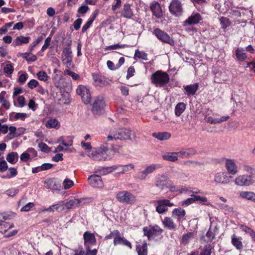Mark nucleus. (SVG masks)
Wrapping results in <instances>:
<instances>
[{
  "label": "nucleus",
  "mask_w": 255,
  "mask_h": 255,
  "mask_svg": "<svg viewBox=\"0 0 255 255\" xmlns=\"http://www.w3.org/2000/svg\"><path fill=\"white\" fill-rule=\"evenodd\" d=\"M244 172L248 173L238 176L235 179V184L238 186H250L255 183V167L254 166L244 164L242 165Z\"/></svg>",
  "instance_id": "nucleus-1"
},
{
  "label": "nucleus",
  "mask_w": 255,
  "mask_h": 255,
  "mask_svg": "<svg viewBox=\"0 0 255 255\" xmlns=\"http://www.w3.org/2000/svg\"><path fill=\"white\" fill-rule=\"evenodd\" d=\"M112 150L107 147L93 150L88 153V156L94 160H109L112 158Z\"/></svg>",
  "instance_id": "nucleus-2"
},
{
  "label": "nucleus",
  "mask_w": 255,
  "mask_h": 255,
  "mask_svg": "<svg viewBox=\"0 0 255 255\" xmlns=\"http://www.w3.org/2000/svg\"><path fill=\"white\" fill-rule=\"evenodd\" d=\"M169 75L161 70L153 73L151 76V83L156 87H163L169 82Z\"/></svg>",
  "instance_id": "nucleus-3"
},
{
  "label": "nucleus",
  "mask_w": 255,
  "mask_h": 255,
  "mask_svg": "<svg viewBox=\"0 0 255 255\" xmlns=\"http://www.w3.org/2000/svg\"><path fill=\"white\" fill-rule=\"evenodd\" d=\"M143 232L144 236L150 241L161 235L163 232V230L159 226L155 225L143 227Z\"/></svg>",
  "instance_id": "nucleus-4"
},
{
  "label": "nucleus",
  "mask_w": 255,
  "mask_h": 255,
  "mask_svg": "<svg viewBox=\"0 0 255 255\" xmlns=\"http://www.w3.org/2000/svg\"><path fill=\"white\" fill-rule=\"evenodd\" d=\"M127 134L125 128H119L117 130L112 129L109 131V134L107 137V141L115 140L117 139H126Z\"/></svg>",
  "instance_id": "nucleus-5"
},
{
  "label": "nucleus",
  "mask_w": 255,
  "mask_h": 255,
  "mask_svg": "<svg viewBox=\"0 0 255 255\" xmlns=\"http://www.w3.org/2000/svg\"><path fill=\"white\" fill-rule=\"evenodd\" d=\"M105 106L106 104L103 98L101 96L97 97L93 104L92 112L95 115H100L103 113Z\"/></svg>",
  "instance_id": "nucleus-6"
},
{
  "label": "nucleus",
  "mask_w": 255,
  "mask_h": 255,
  "mask_svg": "<svg viewBox=\"0 0 255 255\" xmlns=\"http://www.w3.org/2000/svg\"><path fill=\"white\" fill-rule=\"evenodd\" d=\"M169 10L170 13L176 17L180 16L183 12V8L181 2L179 0H172L169 5Z\"/></svg>",
  "instance_id": "nucleus-7"
},
{
  "label": "nucleus",
  "mask_w": 255,
  "mask_h": 255,
  "mask_svg": "<svg viewBox=\"0 0 255 255\" xmlns=\"http://www.w3.org/2000/svg\"><path fill=\"white\" fill-rule=\"evenodd\" d=\"M153 33L162 42L168 44L171 46L174 45V40L166 32L158 28H156L154 29Z\"/></svg>",
  "instance_id": "nucleus-8"
},
{
  "label": "nucleus",
  "mask_w": 255,
  "mask_h": 255,
  "mask_svg": "<svg viewBox=\"0 0 255 255\" xmlns=\"http://www.w3.org/2000/svg\"><path fill=\"white\" fill-rule=\"evenodd\" d=\"M174 206L173 203L168 199L159 200L157 201L156 211L159 214H163L168 210V207Z\"/></svg>",
  "instance_id": "nucleus-9"
},
{
  "label": "nucleus",
  "mask_w": 255,
  "mask_h": 255,
  "mask_svg": "<svg viewBox=\"0 0 255 255\" xmlns=\"http://www.w3.org/2000/svg\"><path fill=\"white\" fill-rule=\"evenodd\" d=\"M149 7L152 11L153 16L157 19L161 18L163 16V11L161 7L160 3L156 1H153L150 2Z\"/></svg>",
  "instance_id": "nucleus-10"
},
{
  "label": "nucleus",
  "mask_w": 255,
  "mask_h": 255,
  "mask_svg": "<svg viewBox=\"0 0 255 255\" xmlns=\"http://www.w3.org/2000/svg\"><path fill=\"white\" fill-rule=\"evenodd\" d=\"M225 167L228 173L232 175L236 174L238 172V167L236 161L233 159L228 158L226 159Z\"/></svg>",
  "instance_id": "nucleus-11"
},
{
  "label": "nucleus",
  "mask_w": 255,
  "mask_h": 255,
  "mask_svg": "<svg viewBox=\"0 0 255 255\" xmlns=\"http://www.w3.org/2000/svg\"><path fill=\"white\" fill-rule=\"evenodd\" d=\"M232 177L228 176L225 172L217 173L214 176V181L217 183L228 184L230 182Z\"/></svg>",
  "instance_id": "nucleus-12"
},
{
  "label": "nucleus",
  "mask_w": 255,
  "mask_h": 255,
  "mask_svg": "<svg viewBox=\"0 0 255 255\" xmlns=\"http://www.w3.org/2000/svg\"><path fill=\"white\" fill-rule=\"evenodd\" d=\"M89 184L94 188H101L103 186V182L101 177L98 175H92L88 177Z\"/></svg>",
  "instance_id": "nucleus-13"
},
{
  "label": "nucleus",
  "mask_w": 255,
  "mask_h": 255,
  "mask_svg": "<svg viewBox=\"0 0 255 255\" xmlns=\"http://www.w3.org/2000/svg\"><path fill=\"white\" fill-rule=\"evenodd\" d=\"M92 77L97 86H104L109 84L108 79L101 74L93 73Z\"/></svg>",
  "instance_id": "nucleus-14"
},
{
  "label": "nucleus",
  "mask_w": 255,
  "mask_h": 255,
  "mask_svg": "<svg viewBox=\"0 0 255 255\" xmlns=\"http://www.w3.org/2000/svg\"><path fill=\"white\" fill-rule=\"evenodd\" d=\"M84 239V244L86 246L94 245L96 243V240L94 234L89 231H86L83 235Z\"/></svg>",
  "instance_id": "nucleus-15"
},
{
  "label": "nucleus",
  "mask_w": 255,
  "mask_h": 255,
  "mask_svg": "<svg viewBox=\"0 0 255 255\" xmlns=\"http://www.w3.org/2000/svg\"><path fill=\"white\" fill-rule=\"evenodd\" d=\"M242 240L243 239L241 237H238L235 234H233L231 237L232 244L238 250H242L243 249Z\"/></svg>",
  "instance_id": "nucleus-16"
},
{
  "label": "nucleus",
  "mask_w": 255,
  "mask_h": 255,
  "mask_svg": "<svg viewBox=\"0 0 255 255\" xmlns=\"http://www.w3.org/2000/svg\"><path fill=\"white\" fill-rule=\"evenodd\" d=\"M168 184V180L165 176L158 175L156 177L155 185L160 189H164L167 187Z\"/></svg>",
  "instance_id": "nucleus-17"
},
{
  "label": "nucleus",
  "mask_w": 255,
  "mask_h": 255,
  "mask_svg": "<svg viewBox=\"0 0 255 255\" xmlns=\"http://www.w3.org/2000/svg\"><path fill=\"white\" fill-rule=\"evenodd\" d=\"M196 153V150L192 147L186 148L178 152V156L182 158H188L195 155Z\"/></svg>",
  "instance_id": "nucleus-18"
},
{
  "label": "nucleus",
  "mask_w": 255,
  "mask_h": 255,
  "mask_svg": "<svg viewBox=\"0 0 255 255\" xmlns=\"http://www.w3.org/2000/svg\"><path fill=\"white\" fill-rule=\"evenodd\" d=\"M162 222L164 227L168 230H175L177 228V225L170 217H165Z\"/></svg>",
  "instance_id": "nucleus-19"
},
{
  "label": "nucleus",
  "mask_w": 255,
  "mask_h": 255,
  "mask_svg": "<svg viewBox=\"0 0 255 255\" xmlns=\"http://www.w3.org/2000/svg\"><path fill=\"white\" fill-rule=\"evenodd\" d=\"M186 214L185 210L181 208H175L172 212V217L180 222L181 220L184 217Z\"/></svg>",
  "instance_id": "nucleus-20"
},
{
  "label": "nucleus",
  "mask_w": 255,
  "mask_h": 255,
  "mask_svg": "<svg viewBox=\"0 0 255 255\" xmlns=\"http://www.w3.org/2000/svg\"><path fill=\"white\" fill-rule=\"evenodd\" d=\"M235 55L238 61H244L248 59L245 50L242 47H238L236 50Z\"/></svg>",
  "instance_id": "nucleus-21"
},
{
  "label": "nucleus",
  "mask_w": 255,
  "mask_h": 255,
  "mask_svg": "<svg viewBox=\"0 0 255 255\" xmlns=\"http://www.w3.org/2000/svg\"><path fill=\"white\" fill-rule=\"evenodd\" d=\"M30 39V37H25L23 35L17 36L12 42V45L15 47L24 44H27Z\"/></svg>",
  "instance_id": "nucleus-22"
},
{
  "label": "nucleus",
  "mask_w": 255,
  "mask_h": 255,
  "mask_svg": "<svg viewBox=\"0 0 255 255\" xmlns=\"http://www.w3.org/2000/svg\"><path fill=\"white\" fill-rule=\"evenodd\" d=\"M202 18L200 14L197 13L191 15L185 21L184 23L186 25H192L198 23L201 20Z\"/></svg>",
  "instance_id": "nucleus-23"
},
{
  "label": "nucleus",
  "mask_w": 255,
  "mask_h": 255,
  "mask_svg": "<svg viewBox=\"0 0 255 255\" xmlns=\"http://www.w3.org/2000/svg\"><path fill=\"white\" fill-rule=\"evenodd\" d=\"M152 136L159 140L163 141L169 139L171 136V134L167 131L153 132Z\"/></svg>",
  "instance_id": "nucleus-24"
},
{
  "label": "nucleus",
  "mask_w": 255,
  "mask_h": 255,
  "mask_svg": "<svg viewBox=\"0 0 255 255\" xmlns=\"http://www.w3.org/2000/svg\"><path fill=\"white\" fill-rule=\"evenodd\" d=\"M178 152H168L165 153L162 155V158L164 160L171 161L175 162L178 159Z\"/></svg>",
  "instance_id": "nucleus-25"
},
{
  "label": "nucleus",
  "mask_w": 255,
  "mask_h": 255,
  "mask_svg": "<svg viewBox=\"0 0 255 255\" xmlns=\"http://www.w3.org/2000/svg\"><path fill=\"white\" fill-rule=\"evenodd\" d=\"M218 233V228L217 226H213L212 223L210 227L209 230L206 233V237L208 238L209 241H212L213 240L216 235Z\"/></svg>",
  "instance_id": "nucleus-26"
},
{
  "label": "nucleus",
  "mask_w": 255,
  "mask_h": 255,
  "mask_svg": "<svg viewBox=\"0 0 255 255\" xmlns=\"http://www.w3.org/2000/svg\"><path fill=\"white\" fill-rule=\"evenodd\" d=\"M199 88V84L195 83L194 84L184 86V88L186 91V94L188 96H193L195 94Z\"/></svg>",
  "instance_id": "nucleus-27"
},
{
  "label": "nucleus",
  "mask_w": 255,
  "mask_h": 255,
  "mask_svg": "<svg viewBox=\"0 0 255 255\" xmlns=\"http://www.w3.org/2000/svg\"><path fill=\"white\" fill-rule=\"evenodd\" d=\"M82 199L73 198L66 203L64 202V207L67 209H72L78 207L81 203Z\"/></svg>",
  "instance_id": "nucleus-28"
},
{
  "label": "nucleus",
  "mask_w": 255,
  "mask_h": 255,
  "mask_svg": "<svg viewBox=\"0 0 255 255\" xmlns=\"http://www.w3.org/2000/svg\"><path fill=\"white\" fill-rule=\"evenodd\" d=\"M136 251L138 255H147V244L144 241L141 244L136 246Z\"/></svg>",
  "instance_id": "nucleus-29"
},
{
  "label": "nucleus",
  "mask_w": 255,
  "mask_h": 255,
  "mask_svg": "<svg viewBox=\"0 0 255 255\" xmlns=\"http://www.w3.org/2000/svg\"><path fill=\"white\" fill-rule=\"evenodd\" d=\"M239 196L244 199L251 200L255 202V193L251 191H241L239 193Z\"/></svg>",
  "instance_id": "nucleus-30"
},
{
  "label": "nucleus",
  "mask_w": 255,
  "mask_h": 255,
  "mask_svg": "<svg viewBox=\"0 0 255 255\" xmlns=\"http://www.w3.org/2000/svg\"><path fill=\"white\" fill-rule=\"evenodd\" d=\"M98 11H95L92 13V15L88 19V21L83 26L82 28V32H85L91 26L93 21L95 20L96 17L98 15Z\"/></svg>",
  "instance_id": "nucleus-31"
},
{
  "label": "nucleus",
  "mask_w": 255,
  "mask_h": 255,
  "mask_svg": "<svg viewBox=\"0 0 255 255\" xmlns=\"http://www.w3.org/2000/svg\"><path fill=\"white\" fill-rule=\"evenodd\" d=\"M186 108V105L183 102L178 103L175 106L174 109L175 115L177 117L180 116L185 111Z\"/></svg>",
  "instance_id": "nucleus-32"
},
{
  "label": "nucleus",
  "mask_w": 255,
  "mask_h": 255,
  "mask_svg": "<svg viewBox=\"0 0 255 255\" xmlns=\"http://www.w3.org/2000/svg\"><path fill=\"white\" fill-rule=\"evenodd\" d=\"M6 159L9 163L15 164L18 161V154L16 152H11L7 154Z\"/></svg>",
  "instance_id": "nucleus-33"
},
{
  "label": "nucleus",
  "mask_w": 255,
  "mask_h": 255,
  "mask_svg": "<svg viewBox=\"0 0 255 255\" xmlns=\"http://www.w3.org/2000/svg\"><path fill=\"white\" fill-rule=\"evenodd\" d=\"M13 227V224L4 221H0V232L4 234L9 229Z\"/></svg>",
  "instance_id": "nucleus-34"
},
{
  "label": "nucleus",
  "mask_w": 255,
  "mask_h": 255,
  "mask_svg": "<svg viewBox=\"0 0 255 255\" xmlns=\"http://www.w3.org/2000/svg\"><path fill=\"white\" fill-rule=\"evenodd\" d=\"M45 126L47 128H58L60 127L59 122L56 119H50L45 123Z\"/></svg>",
  "instance_id": "nucleus-35"
},
{
  "label": "nucleus",
  "mask_w": 255,
  "mask_h": 255,
  "mask_svg": "<svg viewBox=\"0 0 255 255\" xmlns=\"http://www.w3.org/2000/svg\"><path fill=\"white\" fill-rule=\"evenodd\" d=\"M114 245L115 246H117L118 245H122L125 246H128V240L123 237H121L120 233L117 237L115 238V240H114Z\"/></svg>",
  "instance_id": "nucleus-36"
},
{
  "label": "nucleus",
  "mask_w": 255,
  "mask_h": 255,
  "mask_svg": "<svg viewBox=\"0 0 255 255\" xmlns=\"http://www.w3.org/2000/svg\"><path fill=\"white\" fill-rule=\"evenodd\" d=\"M217 205L220 209L225 211L226 214L235 212L234 208L229 205L223 203H218Z\"/></svg>",
  "instance_id": "nucleus-37"
},
{
  "label": "nucleus",
  "mask_w": 255,
  "mask_h": 255,
  "mask_svg": "<svg viewBox=\"0 0 255 255\" xmlns=\"http://www.w3.org/2000/svg\"><path fill=\"white\" fill-rule=\"evenodd\" d=\"M44 186L47 189H50L51 190L58 189L55 181L53 179H49L45 181L44 182Z\"/></svg>",
  "instance_id": "nucleus-38"
},
{
  "label": "nucleus",
  "mask_w": 255,
  "mask_h": 255,
  "mask_svg": "<svg viewBox=\"0 0 255 255\" xmlns=\"http://www.w3.org/2000/svg\"><path fill=\"white\" fill-rule=\"evenodd\" d=\"M134 58L135 59H141L144 60H148L147 54L144 52L140 51L138 49L135 51Z\"/></svg>",
  "instance_id": "nucleus-39"
},
{
  "label": "nucleus",
  "mask_w": 255,
  "mask_h": 255,
  "mask_svg": "<svg viewBox=\"0 0 255 255\" xmlns=\"http://www.w3.org/2000/svg\"><path fill=\"white\" fill-rule=\"evenodd\" d=\"M118 201L122 203H127L128 202V192H120L117 196Z\"/></svg>",
  "instance_id": "nucleus-40"
},
{
  "label": "nucleus",
  "mask_w": 255,
  "mask_h": 255,
  "mask_svg": "<svg viewBox=\"0 0 255 255\" xmlns=\"http://www.w3.org/2000/svg\"><path fill=\"white\" fill-rule=\"evenodd\" d=\"M194 236V234L193 232H189L183 235L182 238V243L185 245L188 244L190 240L193 238Z\"/></svg>",
  "instance_id": "nucleus-41"
},
{
  "label": "nucleus",
  "mask_w": 255,
  "mask_h": 255,
  "mask_svg": "<svg viewBox=\"0 0 255 255\" xmlns=\"http://www.w3.org/2000/svg\"><path fill=\"white\" fill-rule=\"evenodd\" d=\"M17 81L21 84H23L28 78V74L25 72H19Z\"/></svg>",
  "instance_id": "nucleus-42"
},
{
  "label": "nucleus",
  "mask_w": 255,
  "mask_h": 255,
  "mask_svg": "<svg viewBox=\"0 0 255 255\" xmlns=\"http://www.w3.org/2000/svg\"><path fill=\"white\" fill-rule=\"evenodd\" d=\"M14 71L13 64L8 61L3 68V72L6 74H11Z\"/></svg>",
  "instance_id": "nucleus-43"
},
{
  "label": "nucleus",
  "mask_w": 255,
  "mask_h": 255,
  "mask_svg": "<svg viewBox=\"0 0 255 255\" xmlns=\"http://www.w3.org/2000/svg\"><path fill=\"white\" fill-rule=\"evenodd\" d=\"M17 174V171L16 169L14 167H10L9 168H8V171L6 173V175L3 176L2 177L9 179L13 177H15Z\"/></svg>",
  "instance_id": "nucleus-44"
},
{
  "label": "nucleus",
  "mask_w": 255,
  "mask_h": 255,
  "mask_svg": "<svg viewBox=\"0 0 255 255\" xmlns=\"http://www.w3.org/2000/svg\"><path fill=\"white\" fill-rule=\"evenodd\" d=\"M194 198L195 199V202L197 201H200V203L206 205L207 206H212L211 204L208 202V199L206 197L200 196L194 194Z\"/></svg>",
  "instance_id": "nucleus-45"
},
{
  "label": "nucleus",
  "mask_w": 255,
  "mask_h": 255,
  "mask_svg": "<svg viewBox=\"0 0 255 255\" xmlns=\"http://www.w3.org/2000/svg\"><path fill=\"white\" fill-rule=\"evenodd\" d=\"M213 247L211 245H206L198 255H211Z\"/></svg>",
  "instance_id": "nucleus-46"
},
{
  "label": "nucleus",
  "mask_w": 255,
  "mask_h": 255,
  "mask_svg": "<svg viewBox=\"0 0 255 255\" xmlns=\"http://www.w3.org/2000/svg\"><path fill=\"white\" fill-rule=\"evenodd\" d=\"M12 115H14V120H21L22 121H24L25 118L28 117V115L26 113H12L10 114V117H11Z\"/></svg>",
  "instance_id": "nucleus-47"
},
{
  "label": "nucleus",
  "mask_w": 255,
  "mask_h": 255,
  "mask_svg": "<svg viewBox=\"0 0 255 255\" xmlns=\"http://www.w3.org/2000/svg\"><path fill=\"white\" fill-rule=\"evenodd\" d=\"M88 91H89V89L83 85L79 86L76 90L77 94L80 95L81 97L83 96Z\"/></svg>",
  "instance_id": "nucleus-48"
},
{
  "label": "nucleus",
  "mask_w": 255,
  "mask_h": 255,
  "mask_svg": "<svg viewBox=\"0 0 255 255\" xmlns=\"http://www.w3.org/2000/svg\"><path fill=\"white\" fill-rule=\"evenodd\" d=\"M220 21L222 25V28L224 29L227 28L231 24L229 19L225 17H222L220 19Z\"/></svg>",
  "instance_id": "nucleus-49"
},
{
  "label": "nucleus",
  "mask_w": 255,
  "mask_h": 255,
  "mask_svg": "<svg viewBox=\"0 0 255 255\" xmlns=\"http://www.w3.org/2000/svg\"><path fill=\"white\" fill-rule=\"evenodd\" d=\"M67 141H66L63 139V137H61L59 140V142H61L62 144L65 146H70L73 144V137L69 136L67 137Z\"/></svg>",
  "instance_id": "nucleus-50"
},
{
  "label": "nucleus",
  "mask_w": 255,
  "mask_h": 255,
  "mask_svg": "<svg viewBox=\"0 0 255 255\" xmlns=\"http://www.w3.org/2000/svg\"><path fill=\"white\" fill-rule=\"evenodd\" d=\"M8 130H9V132L7 135V136L10 139L13 138L16 136V128L14 126H10L8 127Z\"/></svg>",
  "instance_id": "nucleus-51"
},
{
  "label": "nucleus",
  "mask_w": 255,
  "mask_h": 255,
  "mask_svg": "<svg viewBox=\"0 0 255 255\" xmlns=\"http://www.w3.org/2000/svg\"><path fill=\"white\" fill-rule=\"evenodd\" d=\"M118 170L119 172H124V167L121 165L119 166H113L111 167H108L106 168L107 172H111L113 171Z\"/></svg>",
  "instance_id": "nucleus-52"
},
{
  "label": "nucleus",
  "mask_w": 255,
  "mask_h": 255,
  "mask_svg": "<svg viewBox=\"0 0 255 255\" xmlns=\"http://www.w3.org/2000/svg\"><path fill=\"white\" fill-rule=\"evenodd\" d=\"M62 62L68 68H71L73 67L72 57L62 58Z\"/></svg>",
  "instance_id": "nucleus-53"
},
{
  "label": "nucleus",
  "mask_w": 255,
  "mask_h": 255,
  "mask_svg": "<svg viewBox=\"0 0 255 255\" xmlns=\"http://www.w3.org/2000/svg\"><path fill=\"white\" fill-rule=\"evenodd\" d=\"M73 181L68 178L64 179L63 182V185L65 189H68L74 185Z\"/></svg>",
  "instance_id": "nucleus-54"
},
{
  "label": "nucleus",
  "mask_w": 255,
  "mask_h": 255,
  "mask_svg": "<svg viewBox=\"0 0 255 255\" xmlns=\"http://www.w3.org/2000/svg\"><path fill=\"white\" fill-rule=\"evenodd\" d=\"M19 192V190L16 188H12L5 192V193L9 197H14Z\"/></svg>",
  "instance_id": "nucleus-55"
},
{
  "label": "nucleus",
  "mask_w": 255,
  "mask_h": 255,
  "mask_svg": "<svg viewBox=\"0 0 255 255\" xmlns=\"http://www.w3.org/2000/svg\"><path fill=\"white\" fill-rule=\"evenodd\" d=\"M195 202L194 194L191 195V197L189 198L182 202V206L184 207L188 206Z\"/></svg>",
  "instance_id": "nucleus-56"
},
{
  "label": "nucleus",
  "mask_w": 255,
  "mask_h": 255,
  "mask_svg": "<svg viewBox=\"0 0 255 255\" xmlns=\"http://www.w3.org/2000/svg\"><path fill=\"white\" fill-rule=\"evenodd\" d=\"M35 206V205L32 202H29L25 206H23L21 209V212H28L31 210Z\"/></svg>",
  "instance_id": "nucleus-57"
},
{
  "label": "nucleus",
  "mask_w": 255,
  "mask_h": 255,
  "mask_svg": "<svg viewBox=\"0 0 255 255\" xmlns=\"http://www.w3.org/2000/svg\"><path fill=\"white\" fill-rule=\"evenodd\" d=\"M25 55H27V56H23V58L27 61L34 62L37 60V57L31 53L30 51V52H25Z\"/></svg>",
  "instance_id": "nucleus-58"
},
{
  "label": "nucleus",
  "mask_w": 255,
  "mask_h": 255,
  "mask_svg": "<svg viewBox=\"0 0 255 255\" xmlns=\"http://www.w3.org/2000/svg\"><path fill=\"white\" fill-rule=\"evenodd\" d=\"M156 169V165L154 164H151L146 167V168L143 170L145 175L147 176L148 174L153 172Z\"/></svg>",
  "instance_id": "nucleus-59"
},
{
  "label": "nucleus",
  "mask_w": 255,
  "mask_h": 255,
  "mask_svg": "<svg viewBox=\"0 0 255 255\" xmlns=\"http://www.w3.org/2000/svg\"><path fill=\"white\" fill-rule=\"evenodd\" d=\"M125 45L119 44H114V45L107 46L105 48V50L111 51V50H116V49H120L121 48H123L125 47Z\"/></svg>",
  "instance_id": "nucleus-60"
},
{
  "label": "nucleus",
  "mask_w": 255,
  "mask_h": 255,
  "mask_svg": "<svg viewBox=\"0 0 255 255\" xmlns=\"http://www.w3.org/2000/svg\"><path fill=\"white\" fill-rule=\"evenodd\" d=\"M37 76L39 80L46 81L47 80L48 76L47 73L44 71H40L37 73Z\"/></svg>",
  "instance_id": "nucleus-61"
},
{
  "label": "nucleus",
  "mask_w": 255,
  "mask_h": 255,
  "mask_svg": "<svg viewBox=\"0 0 255 255\" xmlns=\"http://www.w3.org/2000/svg\"><path fill=\"white\" fill-rule=\"evenodd\" d=\"M81 98L85 104L87 105L89 104L90 103L91 98L90 91L86 93L83 96H82Z\"/></svg>",
  "instance_id": "nucleus-62"
},
{
  "label": "nucleus",
  "mask_w": 255,
  "mask_h": 255,
  "mask_svg": "<svg viewBox=\"0 0 255 255\" xmlns=\"http://www.w3.org/2000/svg\"><path fill=\"white\" fill-rule=\"evenodd\" d=\"M38 147L41 151L44 152H48L50 150L48 146L46 143L42 142L38 144Z\"/></svg>",
  "instance_id": "nucleus-63"
},
{
  "label": "nucleus",
  "mask_w": 255,
  "mask_h": 255,
  "mask_svg": "<svg viewBox=\"0 0 255 255\" xmlns=\"http://www.w3.org/2000/svg\"><path fill=\"white\" fill-rule=\"evenodd\" d=\"M30 158V154L28 153L27 150L20 155V159L22 162H26Z\"/></svg>",
  "instance_id": "nucleus-64"
}]
</instances>
